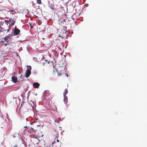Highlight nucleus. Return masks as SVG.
<instances>
[{
    "label": "nucleus",
    "mask_w": 147,
    "mask_h": 147,
    "mask_svg": "<svg viewBox=\"0 0 147 147\" xmlns=\"http://www.w3.org/2000/svg\"><path fill=\"white\" fill-rule=\"evenodd\" d=\"M68 91L67 89H65L63 93V96H66Z\"/></svg>",
    "instance_id": "10"
},
{
    "label": "nucleus",
    "mask_w": 147,
    "mask_h": 147,
    "mask_svg": "<svg viewBox=\"0 0 147 147\" xmlns=\"http://www.w3.org/2000/svg\"><path fill=\"white\" fill-rule=\"evenodd\" d=\"M43 65H44V63H43Z\"/></svg>",
    "instance_id": "26"
},
{
    "label": "nucleus",
    "mask_w": 147,
    "mask_h": 147,
    "mask_svg": "<svg viewBox=\"0 0 147 147\" xmlns=\"http://www.w3.org/2000/svg\"><path fill=\"white\" fill-rule=\"evenodd\" d=\"M18 79H19V80L20 81H21L22 80V78L21 76H20L18 77Z\"/></svg>",
    "instance_id": "12"
},
{
    "label": "nucleus",
    "mask_w": 147,
    "mask_h": 147,
    "mask_svg": "<svg viewBox=\"0 0 147 147\" xmlns=\"http://www.w3.org/2000/svg\"><path fill=\"white\" fill-rule=\"evenodd\" d=\"M3 34V32L2 31H0V34Z\"/></svg>",
    "instance_id": "15"
},
{
    "label": "nucleus",
    "mask_w": 147,
    "mask_h": 147,
    "mask_svg": "<svg viewBox=\"0 0 147 147\" xmlns=\"http://www.w3.org/2000/svg\"><path fill=\"white\" fill-rule=\"evenodd\" d=\"M57 120H55V122H57Z\"/></svg>",
    "instance_id": "24"
},
{
    "label": "nucleus",
    "mask_w": 147,
    "mask_h": 147,
    "mask_svg": "<svg viewBox=\"0 0 147 147\" xmlns=\"http://www.w3.org/2000/svg\"><path fill=\"white\" fill-rule=\"evenodd\" d=\"M65 28H64L63 30H64V32H66V29H67V27H65Z\"/></svg>",
    "instance_id": "13"
},
{
    "label": "nucleus",
    "mask_w": 147,
    "mask_h": 147,
    "mask_svg": "<svg viewBox=\"0 0 147 147\" xmlns=\"http://www.w3.org/2000/svg\"><path fill=\"white\" fill-rule=\"evenodd\" d=\"M59 37H61L62 38H63V35H61V34L59 35Z\"/></svg>",
    "instance_id": "14"
},
{
    "label": "nucleus",
    "mask_w": 147,
    "mask_h": 147,
    "mask_svg": "<svg viewBox=\"0 0 147 147\" xmlns=\"http://www.w3.org/2000/svg\"><path fill=\"white\" fill-rule=\"evenodd\" d=\"M60 121H59V120H58L57 119V123H59Z\"/></svg>",
    "instance_id": "20"
},
{
    "label": "nucleus",
    "mask_w": 147,
    "mask_h": 147,
    "mask_svg": "<svg viewBox=\"0 0 147 147\" xmlns=\"http://www.w3.org/2000/svg\"><path fill=\"white\" fill-rule=\"evenodd\" d=\"M57 48H56V49L59 52H63L64 51V49H62V48H59V47H58L57 46Z\"/></svg>",
    "instance_id": "8"
},
{
    "label": "nucleus",
    "mask_w": 147,
    "mask_h": 147,
    "mask_svg": "<svg viewBox=\"0 0 147 147\" xmlns=\"http://www.w3.org/2000/svg\"><path fill=\"white\" fill-rule=\"evenodd\" d=\"M36 130L35 129L34 131H35Z\"/></svg>",
    "instance_id": "28"
},
{
    "label": "nucleus",
    "mask_w": 147,
    "mask_h": 147,
    "mask_svg": "<svg viewBox=\"0 0 147 147\" xmlns=\"http://www.w3.org/2000/svg\"><path fill=\"white\" fill-rule=\"evenodd\" d=\"M27 49H28V47H27Z\"/></svg>",
    "instance_id": "27"
},
{
    "label": "nucleus",
    "mask_w": 147,
    "mask_h": 147,
    "mask_svg": "<svg viewBox=\"0 0 147 147\" xmlns=\"http://www.w3.org/2000/svg\"><path fill=\"white\" fill-rule=\"evenodd\" d=\"M12 81L14 83H16L17 81V78L15 76H12L11 78Z\"/></svg>",
    "instance_id": "7"
},
{
    "label": "nucleus",
    "mask_w": 147,
    "mask_h": 147,
    "mask_svg": "<svg viewBox=\"0 0 147 147\" xmlns=\"http://www.w3.org/2000/svg\"><path fill=\"white\" fill-rule=\"evenodd\" d=\"M50 146V147H51V146H53V144H51V145Z\"/></svg>",
    "instance_id": "25"
},
{
    "label": "nucleus",
    "mask_w": 147,
    "mask_h": 147,
    "mask_svg": "<svg viewBox=\"0 0 147 147\" xmlns=\"http://www.w3.org/2000/svg\"><path fill=\"white\" fill-rule=\"evenodd\" d=\"M64 96V102L65 104H67L68 102L67 97L66 96Z\"/></svg>",
    "instance_id": "9"
},
{
    "label": "nucleus",
    "mask_w": 147,
    "mask_h": 147,
    "mask_svg": "<svg viewBox=\"0 0 147 147\" xmlns=\"http://www.w3.org/2000/svg\"><path fill=\"white\" fill-rule=\"evenodd\" d=\"M63 47V48H64L63 47ZM66 47H66V46L64 47V50L65 49H66Z\"/></svg>",
    "instance_id": "18"
},
{
    "label": "nucleus",
    "mask_w": 147,
    "mask_h": 147,
    "mask_svg": "<svg viewBox=\"0 0 147 147\" xmlns=\"http://www.w3.org/2000/svg\"><path fill=\"white\" fill-rule=\"evenodd\" d=\"M4 11L5 12H10V14L12 15L17 13V12L15 10L10 9L9 8L5 9Z\"/></svg>",
    "instance_id": "3"
},
{
    "label": "nucleus",
    "mask_w": 147,
    "mask_h": 147,
    "mask_svg": "<svg viewBox=\"0 0 147 147\" xmlns=\"http://www.w3.org/2000/svg\"><path fill=\"white\" fill-rule=\"evenodd\" d=\"M48 44H46V43H45H45H44V44H43V45H49V42L48 43Z\"/></svg>",
    "instance_id": "17"
},
{
    "label": "nucleus",
    "mask_w": 147,
    "mask_h": 147,
    "mask_svg": "<svg viewBox=\"0 0 147 147\" xmlns=\"http://www.w3.org/2000/svg\"><path fill=\"white\" fill-rule=\"evenodd\" d=\"M10 28H11L10 27H9V29H8L7 30V32H8L9 31V30L10 29Z\"/></svg>",
    "instance_id": "16"
},
{
    "label": "nucleus",
    "mask_w": 147,
    "mask_h": 147,
    "mask_svg": "<svg viewBox=\"0 0 147 147\" xmlns=\"http://www.w3.org/2000/svg\"><path fill=\"white\" fill-rule=\"evenodd\" d=\"M36 0V3L37 4L40 5L42 3L41 0Z\"/></svg>",
    "instance_id": "11"
},
{
    "label": "nucleus",
    "mask_w": 147,
    "mask_h": 147,
    "mask_svg": "<svg viewBox=\"0 0 147 147\" xmlns=\"http://www.w3.org/2000/svg\"><path fill=\"white\" fill-rule=\"evenodd\" d=\"M11 39L10 36H6L4 38L3 40L1 41V43L3 45H9L12 42L11 40Z\"/></svg>",
    "instance_id": "1"
},
{
    "label": "nucleus",
    "mask_w": 147,
    "mask_h": 147,
    "mask_svg": "<svg viewBox=\"0 0 147 147\" xmlns=\"http://www.w3.org/2000/svg\"><path fill=\"white\" fill-rule=\"evenodd\" d=\"M20 32V30L17 28L16 26L14 29L12 30V33L13 34L15 35H17L19 34Z\"/></svg>",
    "instance_id": "5"
},
{
    "label": "nucleus",
    "mask_w": 147,
    "mask_h": 147,
    "mask_svg": "<svg viewBox=\"0 0 147 147\" xmlns=\"http://www.w3.org/2000/svg\"><path fill=\"white\" fill-rule=\"evenodd\" d=\"M32 68L30 66H28L27 69L25 73V76L26 78H28L31 74V70Z\"/></svg>",
    "instance_id": "2"
},
{
    "label": "nucleus",
    "mask_w": 147,
    "mask_h": 147,
    "mask_svg": "<svg viewBox=\"0 0 147 147\" xmlns=\"http://www.w3.org/2000/svg\"><path fill=\"white\" fill-rule=\"evenodd\" d=\"M17 16H13V18L12 17L11 18L8 20H7L8 21V23H10L11 22L10 25L11 26H13L15 23H16V21L14 20V19L16 20V18H17Z\"/></svg>",
    "instance_id": "4"
},
{
    "label": "nucleus",
    "mask_w": 147,
    "mask_h": 147,
    "mask_svg": "<svg viewBox=\"0 0 147 147\" xmlns=\"http://www.w3.org/2000/svg\"><path fill=\"white\" fill-rule=\"evenodd\" d=\"M57 142H59V140H58L57 139Z\"/></svg>",
    "instance_id": "22"
},
{
    "label": "nucleus",
    "mask_w": 147,
    "mask_h": 147,
    "mask_svg": "<svg viewBox=\"0 0 147 147\" xmlns=\"http://www.w3.org/2000/svg\"><path fill=\"white\" fill-rule=\"evenodd\" d=\"M31 129L32 130H34V128H33L32 127H31Z\"/></svg>",
    "instance_id": "23"
},
{
    "label": "nucleus",
    "mask_w": 147,
    "mask_h": 147,
    "mask_svg": "<svg viewBox=\"0 0 147 147\" xmlns=\"http://www.w3.org/2000/svg\"><path fill=\"white\" fill-rule=\"evenodd\" d=\"M51 8L52 9H53V7H52V5H51Z\"/></svg>",
    "instance_id": "21"
},
{
    "label": "nucleus",
    "mask_w": 147,
    "mask_h": 147,
    "mask_svg": "<svg viewBox=\"0 0 147 147\" xmlns=\"http://www.w3.org/2000/svg\"><path fill=\"white\" fill-rule=\"evenodd\" d=\"M58 120H59V121H61V119L60 118H58Z\"/></svg>",
    "instance_id": "19"
},
{
    "label": "nucleus",
    "mask_w": 147,
    "mask_h": 147,
    "mask_svg": "<svg viewBox=\"0 0 147 147\" xmlns=\"http://www.w3.org/2000/svg\"><path fill=\"white\" fill-rule=\"evenodd\" d=\"M39 86V84L38 82H34L33 84V86L35 88H38Z\"/></svg>",
    "instance_id": "6"
}]
</instances>
